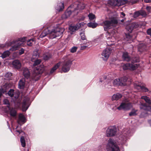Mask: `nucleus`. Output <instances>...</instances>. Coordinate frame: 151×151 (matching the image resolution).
I'll return each mask as SVG.
<instances>
[{"label":"nucleus","mask_w":151,"mask_h":151,"mask_svg":"<svg viewBox=\"0 0 151 151\" xmlns=\"http://www.w3.org/2000/svg\"><path fill=\"white\" fill-rule=\"evenodd\" d=\"M68 9L67 10L65 13L62 15V18L63 19H65L69 17L72 13L71 11L69 10Z\"/></svg>","instance_id":"nucleus-15"},{"label":"nucleus","mask_w":151,"mask_h":151,"mask_svg":"<svg viewBox=\"0 0 151 151\" xmlns=\"http://www.w3.org/2000/svg\"><path fill=\"white\" fill-rule=\"evenodd\" d=\"M141 15L143 16L144 17L147 14L145 12L142 11L140 12Z\"/></svg>","instance_id":"nucleus-54"},{"label":"nucleus","mask_w":151,"mask_h":151,"mask_svg":"<svg viewBox=\"0 0 151 151\" xmlns=\"http://www.w3.org/2000/svg\"><path fill=\"white\" fill-rule=\"evenodd\" d=\"M88 45H89V43H88L87 44V45H83V46H81V49L82 50H83L85 49L86 48L88 47Z\"/></svg>","instance_id":"nucleus-47"},{"label":"nucleus","mask_w":151,"mask_h":151,"mask_svg":"<svg viewBox=\"0 0 151 151\" xmlns=\"http://www.w3.org/2000/svg\"><path fill=\"white\" fill-rule=\"evenodd\" d=\"M111 52V49L110 47L106 48L102 53V58L104 60H106L109 58L110 54Z\"/></svg>","instance_id":"nucleus-10"},{"label":"nucleus","mask_w":151,"mask_h":151,"mask_svg":"<svg viewBox=\"0 0 151 151\" xmlns=\"http://www.w3.org/2000/svg\"><path fill=\"white\" fill-rule=\"evenodd\" d=\"M3 103L4 104L7 105V106L9 108V102L7 99H5L3 101Z\"/></svg>","instance_id":"nucleus-42"},{"label":"nucleus","mask_w":151,"mask_h":151,"mask_svg":"<svg viewBox=\"0 0 151 151\" xmlns=\"http://www.w3.org/2000/svg\"><path fill=\"white\" fill-rule=\"evenodd\" d=\"M132 25L133 28H136L139 27V25L137 22L133 23L132 24Z\"/></svg>","instance_id":"nucleus-41"},{"label":"nucleus","mask_w":151,"mask_h":151,"mask_svg":"<svg viewBox=\"0 0 151 151\" xmlns=\"http://www.w3.org/2000/svg\"><path fill=\"white\" fill-rule=\"evenodd\" d=\"M124 21V19H122V20H121V22H123Z\"/></svg>","instance_id":"nucleus-63"},{"label":"nucleus","mask_w":151,"mask_h":151,"mask_svg":"<svg viewBox=\"0 0 151 151\" xmlns=\"http://www.w3.org/2000/svg\"><path fill=\"white\" fill-rule=\"evenodd\" d=\"M116 132V129L115 126H111L109 127L106 131V134L107 137L114 136Z\"/></svg>","instance_id":"nucleus-7"},{"label":"nucleus","mask_w":151,"mask_h":151,"mask_svg":"<svg viewBox=\"0 0 151 151\" xmlns=\"http://www.w3.org/2000/svg\"><path fill=\"white\" fill-rule=\"evenodd\" d=\"M146 3H151V0H144Z\"/></svg>","instance_id":"nucleus-57"},{"label":"nucleus","mask_w":151,"mask_h":151,"mask_svg":"<svg viewBox=\"0 0 151 151\" xmlns=\"http://www.w3.org/2000/svg\"><path fill=\"white\" fill-rule=\"evenodd\" d=\"M139 57H137L134 58L133 59V61L134 62H139Z\"/></svg>","instance_id":"nucleus-46"},{"label":"nucleus","mask_w":151,"mask_h":151,"mask_svg":"<svg viewBox=\"0 0 151 151\" xmlns=\"http://www.w3.org/2000/svg\"><path fill=\"white\" fill-rule=\"evenodd\" d=\"M140 15H141L140 12H137L134 13L133 16L134 18H135L139 16Z\"/></svg>","instance_id":"nucleus-45"},{"label":"nucleus","mask_w":151,"mask_h":151,"mask_svg":"<svg viewBox=\"0 0 151 151\" xmlns=\"http://www.w3.org/2000/svg\"><path fill=\"white\" fill-rule=\"evenodd\" d=\"M83 23H79V24L80 26H81V25H83Z\"/></svg>","instance_id":"nucleus-61"},{"label":"nucleus","mask_w":151,"mask_h":151,"mask_svg":"<svg viewBox=\"0 0 151 151\" xmlns=\"http://www.w3.org/2000/svg\"><path fill=\"white\" fill-rule=\"evenodd\" d=\"M124 70H129L133 71L137 69L138 67H122Z\"/></svg>","instance_id":"nucleus-27"},{"label":"nucleus","mask_w":151,"mask_h":151,"mask_svg":"<svg viewBox=\"0 0 151 151\" xmlns=\"http://www.w3.org/2000/svg\"><path fill=\"white\" fill-rule=\"evenodd\" d=\"M142 99H144L145 101L148 104L150 105L151 104V100L150 98L146 96H143L141 97Z\"/></svg>","instance_id":"nucleus-24"},{"label":"nucleus","mask_w":151,"mask_h":151,"mask_svg":"<svg viewBox=\"0 0 151 151\" xmlns=\"http://www.w3.org/2000/svg\"><path fill=\"white\" fill-rule=\"evenodd\" d=\"M34 41V39H31L27 41V45L29 46H32V42Z\"/></svg>","instance_id":"nucleus-39"},{"label":"nucleus","mask_w":151,"mask_h":151,"mask_svg":"<svg viewBox=\"0 0 151 151\" xmlns=\"http://www.w3.org/2000/svg\"><path fill=\"white\" fill-rule=\"evenodd\" d=\"M51 57V55L50 54L47 53L44 55L43 58L45 60H47L50 58Z\"/></svg>","instance_id":"nucleus-33"},{"label":"nucleus","mask_w":151,"mask_h":151,"mask_svg":"<svg viewBox=\"0 0 151 151\" xmlns=\"http://www.w3.org/2000/svg\"><path fill=\"white\" fill-rule=\"evenodd\" d=\"M39 57V54L37 50H35L34 51L33 54L32 58V60L33 61L35 59Z\"/></svg>","instance_id":"nucleus-20"},{"label":"nucleus","mask_w":151,"mask_h":151,"mask_svg":"<svg viewBox=\"0 0 151 151\" xmlns=\"http://www.w3.org/2000/svg\"><path fill=\"white\" fill-rule=\"evenodd\" d=\"M147 32V34L150 35L151 36V28L148 29Z\"/></svg>","instance_id":"nucleus-53"},{"label":"nucleus","mask_w":151,"mask_h":151,"mask_svg":"<svg viewBox=\"0 0 151 151\" xmlns=\"http://www.w3.org/2000/svg\"><path fill=\"white\" fill-rule=\"evenodd\" d=\"M126 38L125 39V40L129 42H131L132 40V36L129 33L126 34Z\"/></svg>","instance_id":"nucleus-25"},{"label":"nucleus","mask_w":151,"mask_h":151,"mask_svg":"<svg viewBox=\"0 0 151 151\" xmlns=\"http://www.w3.org/2000/svg\"><path fill=\"white\" fill-rule=\"evenodd\" d=\"M103 79L104 80H106V76H103Z\"/></svg>","instance_id":"nucleus-59"},{"label":"nucleus","mask_w":151,"mask_h":151,"mask_svg":"<svg viewBox=\"0 0 151 151\" xmlns=\"http://www.w3.org/2000/svg\"><path fill=\"white\" fill-rule=\"evenodd\" d=\"M10 52L9 51H6L4 52L1 55V57L3 58H5L9 56Z\"/></svg>","instance_id":"nucleus-32"},{"label":"nucleus","mask_w":151,"mask_h":151,"mask_svg":"<svg viewBox=\"0 0 151 151\" xmlns=\"http://www.w3.org/2000/svg\"><path fill=\"white\" fill-rule=\"evenodd\" d=\"M122 96V95L119 93H117L115 94H114L112 97V100L113 101L114 100H117L120 98H121Z\"/></svg>","instance_id":"nucleus-19"},{"label":"nucleus","mask_w":151,"mask_h":151,"mask_svg":"<svg viewBox=\"0 0 151 151\" xmlns=\"http://www.w3.org/2000/svg\"><path fill=\"white\" fill-rule=\"evenodd\" d=\"M119 21L120 20L118 19L117 17H113L109 20L104 21L101 23V25L103 26L105 30H107L116 27Z\"/></svg>","instance_id":"nucleus-3"},{"label":"nucleus","mask_w":151,"mask_h":151,"mask_svg":"<svg viewBox=\"0 0 151 151\" xmlns=\"http://www.w3.org/2000/svg\"><path fill=\"white\" fill-rule=\"evenodd\" d=\"M24 85L25 82L24 79H21L19 82V88L20 89H23L24 88Z\"/></svg>","instance_id":"nucleus-22"},{"label":"nucleus","mask_w":151,"mask_h":151,"mask_svg":"<svg viewBox=\"0 0 151 151\" xmlns=\"http://www.w3.org/2000/svg\"><path fill=\"white\" fill-rule=\"evenodd\" d=\"M79 26L78 24L75 26L70 25L69 28V30L71 32H73L78 29Z\"/></svg>","instance_id":"nucleus-18"},{"label":"nucleus","mask_w":151,"mask_h":151,"mask_svg":"<svg viewBox=\"0 0 151 151\" xmlns=\"http://www.w3.org/2000/svg\"><path fill=\"white\" fill-rule=\"evenodd\" d=\"M33 69L32 73L30 74L29 70L27 68H25L23 70V74L24 77L26 78L32 79L36 81L38 78L37 77L38 74L43 73L44 70V67H32Z\"/></svg>","instance_id":"nucleus-1"},{"label":"nucleus","mask_w":151,"mask_h":151,"mask_svg":"<svg viewBox=\"0 0 151 151\" xmlns=\"http://www.w3.org/2000/svg\"><path fill=\"white\" fill-rule=\"evenodd\" d=\"M78 47H76L74 46L72 47L70 50V52L72 53H74L76 52Z\"/></svg>","instance_id":"nucleus-43"},{"label":"nucleus","mask_w":151,"mask_h":151,"mask_svg":"<svg viewBox=\"0 0 151 151\" xmlns=\"http://www.w3.org/2000/svg\"><path fill=\"white\" fill-rule=\"evenodd\" d=\"M89 19L91 20H93L95 18V15L92 13H90L88 15Z\"/></svg>","instance_id":"nucleus-37"},{"label":"nucleus","mask_w":151,"mask_h":151,"mask_svg":"<svg viewBox=\"0 0 151 151\" xmlns=\"http://www.w3.org/2000/svg\"><path fill=\"white\" fill-rule=\"evenodd\" d=\"M127 78L126 77H124L120 78V83H122L121 86H125L127 85Z\"/></svg>","instance_id":"nucleus-21"},{"label":"nucleus","mask_w":151,"mask_h":151,"mask_svg":"<svg viewBox=\"0 0 151 151\" xmlns=\"http://www.w3.org/2000/svg\"><path fill=\"white\" fill-rule=\"evenodd\" d=\"M12 76V73L10 72H8L5 75L6 78L7 79H10Z\"/></svg>","instance_id":"nucleus-40"},{"label":"nucleus","mask_w":151,"mask_h":151,"mask_svg":"<svg viewBox=\"0 0 151 151\" xmlns=\"http://www.w3.org/2000/svg\"><path fill=\"white\" fill-rule=\"evenodd\" d=\"M70 69L69 67H62L61 71L64 72H66Z\"/></svg>","instance_id":"nucleus-34"},{"label":"nucleus","mask_w":151,"mask_h":151,"mask_svg":"<svg viewBox=\"0 0 151 151\" xmlns=\"http://www.w3.org/2000/svg\"><path fill=\"white\" fill-rule=\"evenodd\" d=\"M132 107V104L130 103L127 102L122 103L119 107L117 108V109L120 110L123 109L124 110H129Z\"/></svg>","instance_id":"nucleus-8"},{"label":"nucleus","mask_w":151,"mask_h":151,"mask_svg":"<svg viewBox=\"0 0 151 151\" xmlns=\"http://www.w3.org/2000/svg\"><path fill=\"white\" fill-rule=\"evenodd\" d=\"M72 63V61L71 60H68L66 63L65 65L67 66L68 65H71Z\"/></svg>","instance_id":"nucleus-50"},{"label":"nucleus","mask_w":151,"mask_h":151,"mask_svg":"<svg viewBox=\"0 0 151 151\" xmlns=\"http://www.w3.org/2000/svg\"><path fill=\"white\" fill-rule=\"evenodd\" d=\"M41 60L40 59H37L34 61L33 66H35L39 65L41 63Z\"/></svg>","instance_id":"nucleus-38"},{"label":"nucleus","mask_w":151,"mask_h":151,"mask_svg":"<svg viewBox=\"0 0 151 151\" xmlns=\"http://www.w3.org/2000/svg\"><path fill=\"white\" fill-rule=\"evenodd\" d=\"M137 111V110H135L134 109H133L132 111L129 113V115L130 116H134L136 115H137V114L136 113Z\"/></svg>","instance_id":"nucleus-36"},{"label":"nucleus","mask_w":151,"mask_h":151,"mask_svg":"<svg viewBox=\"0 0 151 151\" xmlns=\"http://www.w3.org/2000/svg\"><path fill=\"white\" fill-rule=\"evenodd\" d=\"M58 67H53L50 71L51 73H52L55 70H56Z\"/></svg>","instance_id":"nucleus-49"},{"label":"nucleus","mask_w":151,"mask_h":151,"mask_svg":"<svg viewBox=\"0 0 151 151\" xmlns=\"http://www.w3.org/2000/svg\"><path fill=\"white\" fill-rule=\"evenodd\" d=\"M122 0H109V4L113 6H119L122 4Z\"/></svg>","instance_id":"nucleus-11"},{"label":"nucleus","mask_w":151,"mask_h":151,"mask_svg":"<svg viewBox=\"0 0 151 151\" xmlns=\"http://www.w3.org/2000/svg\"><path fill=\"white\" fill-rule=\"evenodd\" d=\"M141 109L147 111H151V107L149 105H147L146 104H141L140 106Z\"/></svg>","instance_id":"nucleus-12"},{"label":"nucleus","mask_w":151,"mask_h":151,"mask_svg":"<svg viewBox=\"0 0 151 151\" xmlns=\"http://www.w3.org/2000/svg\"><path fill=\"white\" fill-rule=\"evenodd\" d=\"M121 14L122 15L123 17H124L125 16V14L123 12H121Z\"/></svg>","instance_id":"nucleus-58"},{"label":"nucleus","mask_w":151,"mask_h":151,"mask_svg":"<svg viewBox=\"0 0 151 151\" xmlns=\"http://www.w3.org/2000/svg\"><path fill=\"white\" fill-rule=\"evenodd\" d=\"M14 90L13 89H10L8 92V95L11 97L14 96Z\"/></svg>","instance_id":"nucleus-35"},{"label":"nucleus","mask_w":151,"mask_h":151,"mask_svg":"<svg viewBox=\"0 0 151 151\" xmlns=\"http://www.w3.org/2000/svg\"><path fill=\"white\" fill-rule=\"evenodd\" d=\"M136 2H137V1H131V3L132 4H135Z\"/></svg>","instance_id":"nucleus-60"},{"label":"nucleus","mask_w":151,"mask_h":151,"mask_svg":"<svg viewBox=\"0 0 151 151\" xmlns=\"http://www.w3.org/2000/svg\"><path fill=\"white\" fill-rule=\"evenodd\" d=\"M107 151H120L119 147L116 144L115 141L110 138L106 145Z\"/></svg>","instance_id":"nucleus-4"},{"label":"nucleus","mask_w":151,"mask_h":151,"mask_svg":"<svg viewBox=\"0 0 151 151\" xmlns=\"http://www.w3.org/2000/svg\"><path fill=\"white\" fill-rule=\"evenodd\" d=\"M132 24L127 25L126 27V29L129 33H131L133 29Z\"/></svg>","instance_id":"nucleus-29"},{"label":"nucleus","mask_w":151,"mask_h":151,"mask_svg":"<svg viewBox=\"0 0 151 151\" xmlns=\"http://www.w3.org/2000/svg\"><path fill=\"white\" fill-rule=\"evenodd\" d=\"M88 26L90 27L94 28L98 25V24L95 23L89 22L88 24Z\"/></svg>","instance_id":"nucleus-30"},{"label":"nucleus","mask_w":151,"mask_h":151,"mask_svg":"<svg viewBox=\"0 0 151 151\" xmlns=\"http://www.w3.org/2000/svg\"><path fill=\"white\" fill-rule=\"evenodd\" d=\"M134 88L139 91H142L144 92L148 91V89L142 85L141 82L135 81L134 83Z\"/></svg>","instance_id":"nucleus-6"},{"label":"nucleus","mask_w":151,"mask_h":151,"mask_svg":"<svg viewBox=\"0 0 151 151\" xmlns=\"http://www.w3.org/2000/svg\"><path fill=\"white\" fill-rule=\"evenodd\" d=\"M64 8V3H60L58 4L55 8L56 9L58 12L62 11Z\"/></svg>","instance_id":"nucleus-17"},{"label":"nucleus","mask_w":151,"mask_h":151,"mask_svg":"<svg viewBox=\"0 0 151 151\" xmlns=\"http://www.w3.org/2000/svg\"><path fill=\"white\" fill-rule=\"evenodd\" d=\"M30 104L29 99L28 97H25L22 103V109L25 111L28 109Z\"/></svg>","instance_id":"nucleus-9"},{"label":"nucleus","mask_w":151,"mask_h":151,"mask_svg":"<svg viewBox=\"0 0 151 151\" xmlns=\"http://www.w3.org/2000/svg\"><path fill=\"white\" fill-rule=\"evenodd\" d=\"M135 65H136V66H138V65L137 64H136L135 65H133V64L130 65V64H129L128 65V64H123V65L122 64L121 65V66H135Z\"/></svg>","instance_id":"nucleus-48"},{"label":"nucleus","mask_w":151,"mask_h":151,"mask_svg":"<svg viewBox=\"0 0 151 151\" xmlns=\"http://www.w3.org/2000/svg\"><path fill=\"white\" fill-rule=\"evenodd\" d=\"M122 59L124 61H129L130 60V58L127 52H124L123 53L122 55Z\"/></svg>","instance_id":"nucleus-16"},{"label":"nucleus","mask_w":151,"mask_h":151,"mask_svg":"<svg viewBox=\"0 0 151 151\" xmlns=\"http://www.w3.org/2000/svg\"><path fill=\"white\" fill-rule=\"evenodd\" d=\"M80 35L81 36V38L82 40H86V37L84 33H81Z\"/></svg>","instance_id":"nucleus-44"},{"label":"nucleus","mask_w":151,"mask_h":151,"mask_svg":"<svg viewBox=\"0 0 151 151\" xmlns=\"http://www.w3.org/2000/svg\"><path fill=\"white\" fill-rule=\"evenodd\" d=\"M24 50L23 48L19 50V54L20 55H21L23 54L24 52Z\"/></svg>","instance_id":"nucleus-52"},{"label":"nucleus","mask_w":151,"mask_h":151,"mask_svg":"<svg viewBox=\"0 0 151 151\" xmlns=\"http://www.w3.org/2000/svg\"><path fill=\"white\" fill-rule=\"evenodd\" d=\"M26 122V120L24 116L22 114H20L19 116V118L17 120L18 123L20 124L22 122L24 123Z\"/></svg>","instance_id":"nucleus-14"},{"label":"nucleus","mask_w":151,"mask_h":151,"mask_svg":"<svg viewBox=\"0 0 151 151\" xmlns=\"http://www.w3.org/2000/svg\"><path fill=\"white\" fill-rule=\"evenodd\" d=\"M85 7V5L84 4L82 3H80L78 5L77 8L75 9L74 12H75L76 14H77L79 12L78 10L83 9Z\"/></svg>","instance_id":"nucleus-13"},{"label":"nucleus","mask_w":151,"mask_h":151,"mask_svg":"<svg viewBox=\"0 0 151 151\" xmlns=\"http://www.w3.org/2000/svg\"><path fill=\"white\" fill-rule=\"evenodd\" d=\"M149 123L150 124V125H151V120H150L149 121Z\"/></svg>","instance_id":"nucleus-62"},{"label":"nucleus","mask_w":151,"mask_h":151,"mask_svg":"<svg viewBox=\"0 0 151 151\" xmlns=\"http://www.w3.org/2000/svg\"><path fill=\"white\" fill-rule=\"evenodd\" d=\"M113 83L114 85H119L120 86L123 84L120 83V78L115 79Z\"/></svg>","instance_id":"nucleus-26"},{"label":"nucleus","mask_w":151,"mask_h":151,"mask_svg":"<svg viewBox=\"0 0 151 151\" xmlns=\"http://www.w3.org/2000/svg\"><path fill=\"white\" fill-rule=\"evenodd\" d=\"M26 37H23L18 39L17 41H14L12 42V45L14 44V45H12V47L10 49V50H15L18 49L22 45L23 42L26 40Z\"/></svg>","instance_id":"nucleus-5"},{"label":"nucleus","mask_w":151,"mask_h":151,"mask_svg":"<svg viewBox=\"0 0 151 151\" xmlns=\"http://www.w3.org/2000/svg\"><path fill=\"white\" fill-rule=\"evenodd\" d=\"M88 43H89V45H88V46H89L91 45V42L90 41H88L86 40V41H85L83 43V45H87V44Z\"/></svg>","instance_id":"nucleus-51"},{"label":"nucleus","mask_w":151,"mask_h":151,"mask_svg":"<svg viewBox=\"0 0 151 151\" xmlns=\"http://www.w3.org/2000/svg\"><path fill=\"white\" fill-rule=\"evenodd\" d=\"M50 27L45 29L40 35V37L42 38L49 34L50 38H55L61 36L64 31L63 28L60 27H57L52 30H50Z\"/></svg>","instance_id":"nucleus-2"},{"label":"nucleus","mask_w":151,"mask_h":151,"mask_svg":"<svg viewBox=\"0 0 151 151\" xmlns=\"http://www.w3.org/2000/svg\"><path fill=\"white\" fill-rule=\"evenodd\" d=\"M20 142L22 146L24 147L26 145V143L24 138L23 136H22L20 138Z\"/></svg>","instance_id":"nucleus-31"},{"label":"nucleus","mask_w":151,"mask_h":151,"mask_svg":"<svg viewBox=\"0 0 151 151\" xmlns=\"http://www.w3.org/2000/svg\"><path fill=\"white\" fill-rule=\"evenodd\" d=\"M63 64L62 63L60 62L58 63H57L56 65H55V66H60V65L62 66L63 65Z\"/></svg>","instance_id":"nucleus-56"},{"label":"nucleus","mask_w":151,"mask_h":151,"mask_svg":"<svg viewBox=\"0 0 151 151\" xmlns=\"http://www.w3.org/2000/svg\"><path fill=\"white\" fill-rule=\"evenodd\" d=\"M146 9L149 12H150V10H151V7L150 6H147L146 8Z\"/></svg>","instance_id":"nucleus-55"},{"label":"nucleus","mask_w":151,"mask_h":151,"mask_svg":"<svg viewBox=\"0 0 151 151\" xmlns=\"http://www.w3.org/2000/svg\"><path fill=\"white\" fill-rule=\"evenodd\" d=\"M102 79V78H101L100 80V81L101 82H102L103 81H102V80H101V79Z\"/></svg>","instance_id":"nucleus-64"},{"label":"nucleus","mask_w":151,"mask_h":151,"mask_svg":"<svg viewBox=\"0 0 151 151\" xmlns=\"http://www.w3.org/2000/svg\"><path fill=\"white\" fill-rule=\"evenodd\" d=\"M12 63L13 66H21V65L19 61L17 60L13 61Z\"/></svg>","instance_id":"nucleus-28"},{"label":"nucleus","mask_w":151,"mask_h":151,"mask_svg":"<svg viewBox=\"0 0 151 151\" xmlns=\"http://www.w3.org/2000/svg\"><path fill=\"white\" fill-rule=\"evenodd\" d=\"M10 115L12 117H15L17 115V111L14 109L12 108L9 109Z\"/></svg>","instance_id":"nucleus-23"}]
</instances>
